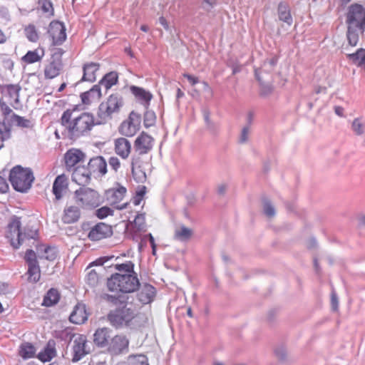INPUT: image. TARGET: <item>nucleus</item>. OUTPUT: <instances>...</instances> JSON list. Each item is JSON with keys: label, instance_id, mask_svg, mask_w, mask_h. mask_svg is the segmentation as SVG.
<instances>
[{"label": "nucleus", "instance_id": "f8f14e48", "mask_svg": "<svg viewBox=\"0 0 365 365\" xmlns=\"http://www.w3.org/2000/svg\"><path fill=\"white\" fill-rule=\"evenodd\" d=\"M113 235L112 227L103 222H98L90 230L88 237L91 241H98Z\"/></svg>", "mask_w": 365, "mask_h": 365}, {"label": "nucleus", "instance_id": "774afa93", "mask_svg": "<svg viewBox=\"0 0 365 365\" xmlns=\"http://www.w3.org/2000/svg\"><path fill=\"white\" fill-rule=\"evenodd\" d=\"M64 51L62 48H56L55 51L52 54L51 59H53L55 61H58L60 62H62V55L63 54Z\"/></svg>", "mask_w": 365, "mask_h": 365}, {"label": "nucleus", "instance_id": "4468645a", "mask_svg": "<svg viewBox=\"0 0 365 365\" xmlns=\"http://www.w3.org/2000/svg\"><path fill=\"white\" fill-rule=\"evenodd\" d=\"M153 143V138L143 132L135 140L134 151L138 154L147 155L152 150Z\"/></svg>", "mask_w": 365, "mask_h": 365}, {"label": "nucleus", "instance_id": "c756f323", "mask_svg": "<svg viewBox=\"0 0 365 365\" xmlns=\"http://www.w3.org/2000/svg\"><path fill=\"white\" fill-rule=\"evenodd\" d=\"M274 353L276 358L281 364H289L292 361L287 348L284 344L277 345L274 348Z\"/></svg>", "mask_w": 365, "mask_h": 365}, {"label": "nucleus", "instance_id": "a878e982", "mask_svg": "<svg viewBox=\"0 0 365 365\" xmlns=\"http://www.w3.org/2000/svg\"><path fill=\"white\" fill-rule=\"evenodd\" d=\"M63 68L62 62L51 58L49 63L45 67L44 76L46 78L52 79L59 75Z\"/></svg>", "mask_w": 365, "mask_h": 365}, {"label": "nucleus", "instance_id": "f257e3e1", "mask_svg": "<svg viewBox=\"0 0 365 365\" xmlns=\"http://www.w3.org/2000/svg\"><path fill=\"white\" fill-rule=\"evenodd\" d=\"M101 298L116 307L107 315L108 321L115 329H138L148 324V315L143 312H135L128 295L103 294Z\"/></svg>", "mask_w": 365, "mask_h": 365}, {"label": "nucleus", "instance_id": "6e6d98bb", "mask_svg": "<svg viewBox=\"0 0 365 365\" xmlns=\"http://www.w3.org/2000/svg\"><path fill=\"white\" fill-rule=\"evenodd\" d=\"M24 259L28 265L38 264L35 252L31 249L26 250Z\"/></svg>", "mask_w": 365, "mask_h": 365}, {"label": "nucleus", "instance_id": "7ed1b4c3", "mask_svg": "<svg viewBox=\"0 0 365 365\" xmlns=\"http://www.w3.org/2000/svg\"><path fill=\"white\" fill-rule=\"evenodd\" d=\"M20 217L14 215L11 217L7 225L6 237L9 240L11 245L14 249H18L26 241L36 240L38 235V230L33 227H26L24 232L21 230Z\"/></svg>", "mask_w": 365, "mask_h": 365}, {"label": "nucleus", "instance_id": "9b49d317", "mask_svg": "<svg viewBox=\"0 0 365 365\" xmlns=\"http://www.w3.org/2000/svg\"><path fill=\"white\" fill-rule=\"evenodd\" d=\"M278 58L273 56L265 60L259 68L255 69V76L258 81L269 80L270 74L274 71Z\"/></svg>", "mask_w": 365, "mask_h": 365}, {"label": "nucleus", "instance_id": "0e129e2a", "mask_svg": "<svg viewBox=\"0 0 365 365\" xmlns=\"http://www.w3.org/2000/svg\"><path fill=\"white\" fill-rule=\"evenodd\" d=\"M331 306L333 311H337L339 308V300L336 292L333 290L331 295Z\"/></svg>", "mask_w": 365, "mask_h": 365}, {"label": "nucleus", "instance_id": "f704fd0d", "mask_svg": "<svg viewBox=\"0 0 365 365\" xmlns=\"http://www.w3.org/2000/svg\"><path fill=\"white\" fill-rule=\"evenodd\" d=\"M38 257L45 258L48 260H53L56 258V252L53 248L41 245L37 248Z\"/></svg>", "mask_w": 365, "mask_h": 365}, {"label": "nucleus", "instance_id": "b1692460", "mask_svg": "<svg viewBox=\"0 0 365 365\" xmlns=\"http://www.w3.org/2000/svg\"><path fill=\"white\" fill-rule=\"evenodd\" d=\"M193 233L192 229L185 227L184 225H179L175 229L173 239L177 241L185 242L191 239Z\"/></svg>", "mask_w": 365, "mask_h": 365}, {"label": "nucleus", "instance_id": "338daca9", "mask_svg": "<svg viewBox=\"0 0 365 365\" xmlns=\"http://www.w3.org/2000/svg\"><path fill=\"white\" fill-rule=\"evenodd\" d=\"M109 165L110 167L116 172L120 168V160L116 157H110L108 160Z\"/></svg>", "mask_w": 365, "mask_h": 365}, {"label": "nucleus", "instance_id": "4c0bfd02", "mask_svg": "<svg viewBox=\"0 0 365 365\" xmlns=\"http://www.w3.org/2000/svg\"><path fill=\"white\" fill-rule=\"evenodd\" d=\"M36 352L35 347L31 343L22 344L20 347L19 354L24 359L31 358Z\"/></svg>", "mask_w": 365, "mask_h": 365}, {"label": "nucleus", "instance_id": "20e7f679", "mask_svg": "<svg viewBox=\"0 0 365 365\" xmlns=\"http://www.w3.org/2000/svg\"><path fill=\"white\" fill-rule=\"evenodd\" d=\"M108 289L111 292L120 291L123 294L135 292L140 287V282L135 272L133 274H115L107 282Z\"/></svg>", "mask_w": 365, "mask_h": 365}, {"label": "nucleus", "instance_id": "37998d69", "mask_svg": "<svg viewBox=\"0 0 365 365\" xmlns=\"http://www.w3.org/2000/svg\"><path fill=\"white\" fill-rule=\"evenodd\" d=\"M43 51H41V54H39L37 50L29 51L23 57V60L28 63H33L39 61L43 56Z\"/></svg>", "mask_w": 365, "mask_h": 365}, {"label": "nucleus", "instance_id": "423d86ee", "mask_svg": "<svg viewBox=\"0 0 365 365\" xmlns=\"http://www.w3.org/2000/svg\"><path fill=\"white\" fill-rule=\"evenodd\" d=\"M123 105V97L118 93L111 94L107 101L103 102L98 107L96 124H103L111 118L114 113H118Z\"/></svg>", "mask_w": 365, "mask_h": 365}, {"label": "nucleus", "instance_id": "864d4df0", "mask_svg": "<svg viewBox=\"0 0 365 365\" xmlns=\"http://www.w3.org/2000/svg\"><path fill=\"white\" fill-rule=\"evenodd\" d=\"M135 227L137 231H141L145 228V215L138 214L133 221Z\"/></svg>", "mask_w": 365, "mask_h": 365}, {"label": "nucleus", "instance_id": "7c9ffc66", "mask_svg": "<svg viewBox=\"0 0 365 365\" xmlns=\"http://www.w3.org/2000/svg\"><path fill=\"white\" fill-rule=\"evenodd\" d=\"M21 86L19 85L9 84L6 86H0V93H6L11 98H14L15 103H19V92Z\"/></svg>", "mask_w": 365, "mask_h": 365}, {"label": "nucleus", "instance_id": "72a5a7b5", "mask_svg": "<svg viewBox=\"0 0 365 365\" xmlns=\"http://www.w3.org/2000/svg\"><path fill=\"white\" fill-rule=\"evenodd\" d=\"M118 78V73L115 71H111L103 76L100 81L99 84L105 87L106 90L108 91L113 85L116 84Z\"/></svg>", "mask_w": 365, "mask_h": 365}, {"label": "nucleus", "instance_id": "13d9d810", "mask_svg": "<svg viewBox=\"0 0 365 365\" xmlns=\"http://www.w3.org/2000/svg\"><path fill=\"white\" fill-rule=\"evenodd\" d=\"M134 264L130 261L126 263L118 264L115 265V269L118 271H124L128 273L133 274Z\"/></svg>", "mask_w": 365, "mask_h": 365}, {"label": "nucleus", "instance_id": "c03bdc74", "mask_svg": "<svg viewBox=\"0 0 365 365\" xmlns=\"http://www.w3.org/2000/svg\"><path fill=\"white\" fill-rule=\"evenodd\" d=\"M131 172L137 182L143 183L146 180L145 168L131 167Z\"/></svg>", "mask_w": 365, "mask_h": 365}, {"label": "nucleus", "instance_id": "5701e85b", "mask_svg": "<svg viewBox=\"0 0 365 365\" xmlns=\"http://www.w3.org/2000/svg\"><path fill=\"white\" fill-rule=\"evenodd\" d=\"M62 220L64 223L71 224L77 222L81 216V210L78 206L71 205L64 209Z\"/></svg>", "mask_w": 365, "mask_h": 365}, {"label": "nucleus", "instance_id": "473e14b6", "mask_svg": "<svg viewBox=\"0 0 365 365\" xmlns=\"http://www.w3.org/2000/svg\"><path fill=\"white\" fill-rule=\"evenodd\" d=\"M60 296L58 292L51 288L44 296L42 305L45 307H51L58 303Z\"/></svg>", "mask_w": 365, "mask_h": 365}, {"label": "nucleus", "instance_id": "4d7b16f0", "mask_svg": "<svg viewBox=\"0 0 365 365\" xmlns=\"http://www.w3.org/2000/svg\"><path fill=\"white\" fill-rule=\"evenodd\" d=\"M88 284L91 287H95L98 282V274L95 269L91 270L88 274L86 278Z\"/></svg>", "mask_w": 365, "mask_h": 365}, {"label": "nucleus", "instance_id": "2f4dec72", "mask_svg": "<svg viewBox=\"0 0 365 365\" xmlns=\"http://www.w3.org/2000/svg\"><path fill=\"white\" fill-rule=\"evenodd\" d=\"M151 158L146 156L145 154H138L135 152L132 156L131 167L145 168L148 165Z\"/></svg>", "mask_w": 365, "mask_h": 365}, {"label": "nucleus", "instance_id": "a18cd8bd", "mask_svg": "<svg viewBox=\"0 0 365 365\" xmlns=\"http://www.w3.org/2000/svg\"><path fill=\"white\" fill-rule=\"evenodd\" d=\"M125 193L126 188L123 186H120L116 190H109L108 192V195L110 194L112 197H113V203H116L121 201L123 199Z\"/></svg>", "mask_w": 365, "mask_h": 365}, {"label": "nucleus", "instance_id": "39448f33", "mask_svg": "<svg viewBox=\"0 0 365 365\" xmlns=\"http://www.w3.org/2000/svg\"><path fill=\"white\" fill-rule=\"evenodd\" d=\"M34 176L30 168L21 165L14 167L10 171L9 181L14 189L20 192H26L31 187Z\"/></svg>", "mask_w": 365, "mask_h": 365}, {"label": "nucleus", "instance_id": "49530a36", "mask_svg": "<svg viewBox=\"0 0 365 365\" xmlns=\"http://www.w3.org/2000/svg\"><path fill=\"white\" fill-rule=\"evenodd\" d=\"M11 138V128L5 123L0 124V150L4 147V141Z\"/></svg>", "mask_w": 365, "mask_h": 365}, {"label": "nucleus", "instance_id": "680f3d73", "mask_svg": "<svg viewBox=\"0 0 365 365\" xmlns=\"http://www.w3.org/2000/svg\"><path fill=\"white\" fill-rule=\"evenodd\" d=\"M129 123L137 127L138 129L140 128V122H141V116L140 114L135 113V111H132L129 115Z\"/></svg>", "mask_w": 365, "mask_h": 365}, {"label": "nucleus", "instance_id": "603ef678", "mask_svg": "<svg viewBox=\"0 0 365 365\" xmlns=\"http://www.w3.org/2000/svg\"><path fill=\"white\" fill-rule=\"evenodd\" d=\"M261 86L260 95L266 97L270 95L273 91V87L269 83L268 81H259Z\"/></svg>", "mask_w": 365, "mask_h": 365}, {"label": "nucleus", "instance_id": "09e8293b", "mask_svg": "<svg viewBox=\"0 0 365 365\" xmlns=\"http://www.w3.org/2000/svg\"><path fill=\"white\" fill-rule=\"evenodd\" d=\"M353 131L359 135H361L365 132V123L359 118H355L351 124Z\"/></svg>", "mask_w": 365, "mask_h": 365}, {"label": "nucleus", "instance_id": "8fccbe9b", "mask_svg": "<svg viewBox=\"0 0 365 365\" xmlns=\"http://www.w3.org/2000/svg\"><path fill=\"white\" fill-rule=\"evenodd\" d=\"M155 113L152 110H146L144 114V125L149 128L155 124Z\"/></svg>", "mask_w": 365, "mask_h": 365}, {"label": "nucleus", "instance_id": "412c9836", "mask_svg": "<svg viewBox=\"0 0 365 365\" xmlns=\"http://www.w3.org/2000/svg\"><path fill=\"white\" fill-rule=\"evenodd\" d=\"M277 16L279 21L284 23L287 26H291L293 23V18L291 15L289 6L281 1L277 7Z\"/></svg>", "mask_w": 365, "mask_h": 365}, {"label": "nucleus", "instance_id": "0eeeda50", "mask_svg": "<svg viewBox=\"0 0 365 365\" xmlns=\"http://www.w3.org/2000/svg\"><path fill=\"white\" fill-rule=\"evenodd\" d=\"M74 199L82 207L89 208L96 207L101 203L98 192L86 185L81 186L74 192Z\"/></svg>", "mask_w": 365, "mask_h": 365}, {"label": "nucleus", "instance_id": "3c124183", "mask_svg": "<svg viewBox=\"0 0 365 365\" xmlns=\"http://www.w3.org/2000/svg\"><path fill=\"white\" fill-rule=\"evenodd\" d=\"M12 120L16 123V125L21 128H30L31 121L24 117L19 116L15 113L12 115Z\"/></svg>", "mask_w": 365, "mask_h": 365}, {"label": "nucleus", "instance_id": "4be33fe9", "mask_svg": "<svg viewBox=\"0 0 365 365\" xmlns=\"http://www.w3.org/2000/svg\"><path fill=\"white\" fill-rule=\"evenodd\" d=\"M88 319L86 307L83 304H78L73 308L69 317L71 322L76 324L84 323Z\"/></svg>", "mask_w": 365, "mask_h": 365}, {"label": "nucleus", "instance_id": "69168bd1", "mask_svg": "<svg viewBox=\"0 0 365 365\" xmlns=\"http://www.w3.org/2000/svg\"><path fill=\"white\" fill-rule=\"evenodd\" d=\"M113 257H114L113 256L100 257V258L97 259L96 260H95L94 262H91L90 264L89 267L93 266V265L103 266L107 261L113 259Z\"/></svg>", "mask_w": 365, "mask_h": 365}, {"label": "nucleus", "instance_id": "a19ab883", "mask_svg": "<svg viewBox=\"0 0 365 365\" xmlns=\"http://www.w3.org/2000/svg\"><path fill=\"white\" fill-rule=\"evenodd\" d=\"M349 58L354 63L363 67L365 70V50L359 49L356 53L350 54Z\"/></svg>", "mask_w": 365, "mask_h": 365}, {"label": "nucleus", "instance_id": "79ce46f5", "mask_svg": "<svg viewBox=\"0 0 365 365\" xmlns=\"http://www.w3.org/2000/svg\"><path fill=\"white\" fill-rule=\"evenodd\" d=\"M29 280L30 282H36L40 279V268L38 264L28 265Z\"/></svg>", "mask_w": 365, "mask_h": 365}, {"label": "nucleus", "instance_id": "de8ad7c7", "mask_svg": "<svg viewBox=\"0 0 365 365\" xmlns=\"http://www.w3.org/2000/svg\"><path fill=\"white\" fill-rule=\"evenodd\" d=\"M25 35L29 41L31 42H36L38 39V35L36 29L34 25H29L24 29Z\"/></svg>", "mask_w": 365, "mask_h": 365}, {"label": "nucleus", "instance_id": "f03ea898", "mask_svg": "<svg viewBox=\"0 0 365 365\" xmlns=\"http://www.w3.org/2000/svg\"><path fill=\"white\" fill-rule=\"evenodd\" d=\"M61 122L71 139L87 135L97 125L92 114L83 113L77 117H73V112L69 109L63 112Z\"/></svg>", "mask_w": 365, "mask_h": 365}, {"label": "nucleus", "instance_id": "1a4fd4ad", "mask_svg": "<svg viewBox=\"0 0 365 365\" xmlns=\"http://www.w3.org/2000/svg\"><path fill=\"white\" fill-rule=\"evenodd\" d=\"M73 340V362H78L82 359L86 355L91 352V347L88 344L86 336L82 334H73L71 337Z\"/></svg>", "mask_w": 365, "mask_h": 365}, {"label": "nucleus", "instance_id": "052dcab7", "mask_svg": "<svg viewBox=\"0 0 365 365\" xmlns=\"http://www.w3.org/2000/svg\"><path fill=\"white\" fill-rule=\"evenodd\" d=\"M250 132V127L249 125H246L242 128L238 140L240 144L246 143L248 141Z\"/></svg>", "mask_w": 365, "mask_h": 365}, {"label": "nucleus", "instance_id": "9d476101", "mask_svg": "<svg viewBox=\"0 0 365 365\" xmlns=\"http://www.w3.org/2000/svg\"><path fill=\"white\" fill-rule=\"evenodd\" d=\"M128 345L129 340L125 336L115 335L112 336L107 349L112 355H119L128 351Z\"/></svg>", "mask_w": 365, "mask_h": 365}, {"label": "nucleus", "instance_id": "bf43d9fd", "mask_svg": "<svg viewBox=\"0 0 365 365\" xmlns=\"http://www.w3.org/2000/svg\"><path fill=\"white\" fill-rule=\"evenodd\" d=\"M88 95H90L91 99L93 101L98 100L101 96V86L98 83V85H94L88 91Z\"/></svg>", "mask_w": 365, "mask_h": 365}, {"label": "nucleus", "instance_id": "c9c22d12", "mask_svg": "<svg viewBox=\"0 0 365 365\" xmlns=\"http://www.w3.org/2000/svg\"><path fill=\"white\" fill-rule=\"evenodd\" d=\"M123 365H149L148 358L143 354L129 356Z\"/></svg>", "mask_w": 365, "mask_h": 365}, {"label": "nucleus", "instance_id": "e433bc0d", "mask_svg": "<svg viewBox=\"0 0 365 365\" xmlns=\"http://www.w3.org/2000/svg\"><path fill=\"white\" fill-rule=\"evenodd\" d=\"M139 129L129 123L128 121H124L121 123L119 131L125 136H133Z\"/></svg>", "mask_w": 365, "mask_h": 365}, {"label": "nucleus", "instance_id": "6ab92c4d", "mask_svg": "<svg viewBox=\"0 0 365 365\" xmlns=\"http://www.w3.org/2000/svg\"><path fill=\"white\" fill-rule=\"evenodd\" d=\"M140 292L138 294V299L140 302L143 304H147L153 301L156 290L155 288L149 284H144L141 287L140 286Z\"/></svg>", "mask_w": 365, "mask_h": 365}, {"label": "nucleus", "instance_id": "bb28decb", "mask_svg": "<svg viewBox=\"0 0 365 365\" xmlns=\"http://www.w3.org/2000/svg\"><path fill=\"white\" fill-rule=\"evenodd\" d=\"M54 340H49L43 350L38 353L37 357L41 361H49L56 354Z\"/></svg>", "mask_w": 365, "mask_h": 365}, {"label": "nucleus", "instance_id": "e2e57ef3", "mask_svg": "<svg viewBox=\"0 0 365 365\" xmlns=\"http://www.w3.org/2000/svg\"><path fill=\"white\" fill-rule=\"evenodd\" d=\"M39 4L41 5L42 10L47 13L51 11L53 13V6L49 0H39Z\"/></svg>", "mask_w": 365, "mask_h": 365}, {"label": "nucleus", "instance_id": "cd10ccee", "mask_svg": "<svg viewBox=\"0 0 365 365\" xmlns=\"http://www.w3.org/2000/svg\"><path fill=\"white\" fill-rule=\"evenodd\" d=\"M99 68V64L96 63H90L85 64L83 67V75L80 81H90L93 82L96 81V72Z\"/></svg>", "mask_w": 365, "mask_h": 365}, {"label": "nucleus", "instance_id": "393cba45", "mask_svg": "<svg viewBox=\"0 0 365 365\" xmlns=\"http://www.w3.org/2000/svg\"><path fill=\"white\" fill-rule=\"evenodd\" d=\"M131 145L130 142L124 138H120L115 140V153L123 158H127L130 153Z\"/></svg>", "mask_w": 365, "mask_h": 365}, {"label": "nucleus", "instance_id": "c85d7f7f", "mask_svg": "<svg viewBox=\"0 0 365 365\" xmlns=\"http://www.w3.org/2000/svg\"><path fill=\"white\" fill-rule=\"evenodd\" d=\"M131 93L139 100L145 101V107L147 108L149 102L153 98V95L145 91L144 88L138 87L136 86H131L130 87Z\"/></svg>", "mask_w": 365, "mask_h": 365}, {"label": "nucleus", "instance_id": "2eb2a0df", "mask_svg": "<svg viewBox=\"0 0 365 365\" xmlns=\"http://www.w3.org/2000/svg\"><path fill=\"white\" fill-rule=\"evenodd\" d=\"M113 336V331L108 327L98 328L93 335V341L98 348H107Z\"/></svg>", "mask_w": 365, "mask_h": 365}, {"label": "nucleus", "instance_id": "ea45409f", "mask_svg": "<svg viewBox=\"0 0 365 365\" xmlns=\"http://www.w3.org/2000/svg\"><path fill=\"white\" fill-rule=\"evenodd\" d=\"M364 30L360 29H351V26H347V39L349 41V43L351 46H356L358 40H359V34L363 33Z\"/></svg>", "mask_w": 365, "mask_h": 365}, {"label": "nucleus", "instance_id": "a211bd4d", "mask_svg": "<svg viewBox=\"0 0 365 365\" xmlns=\"http://www.w3.org/2000/svg\"><path fill=\"white\" fill-rule=\"evenodd\" d=\"M85 154L78 149H71L65 154V163L67 170L72 168L79 162L83 161Z\"/></svg>", "mask_w": 365, "mask_h": 365}, {"label": "nucleus", "instance_id": "5fc2aeb1", "mask_svg": "<svg viewBox=\"0 0 365 365\" xmlns=\"http://www.w3.org/2000/svg\"><path fill=\"white\" fill-rule=\"evenodd\" d=\"M113 210L107 206L102 207L96 210V215L100 218L103 219L108 215H113Z\"/></svg>", "mask_w": 365, "mask_h": 365}, {"label": "nucleus", "instance_id": "aec40b11", "mask_svg": "<svg viewBox=\"0 0 365 365\" xmlns=\"http://www.w3.org/2000/svg\"><path fill=\"white\" fill-rule=\"evenodd\" d=\"M88 168L91 173H98L104 175L107 173V163L102 156H96L90 159Z\"/></svg>", "mask_w": 365, "mask_h": 365}, {"label": "nucleus", "instance_id": "58836bf2", "mask_svg": "<svg viewBox=\"0 0 365 365\" xmlns=\"http://www.w3.org/2000/svg\"><path fill=\"white\" fill-rule=\"evenodd\" d=\"M262 203L264 214L269 218L273 217L275 215L276 212L275 208L269 199L267 197H263L262 198Z\"/></svg>", "mask_w": 365, "mask_h": 365}, {"label": "nucleus", "instance_id": "ddd939ff", "mask_svg": "<svg viewBox=\"0 0 365 365\" xmlns=\"http://www.w3.org/2000/svg\"><path fill=\"white\" fill-rule=\"evenodd\" d=\"M48 33L54 45H61L66 39V27L58 21H53L50 23Z\"/></svg>", "mask_w": 365, "mask_h": 365}, {"label": "nucleus", "instance_id": "6e6552de", "mask_svg": "<svg viewBox=\"0 0 365 365\" xmlns=\"http://www.w3.org/2000/svg\"><path fill=\"white\" fill-rule=\"evenodd\" d=\"M346 23L347 26L353 29H365V7L359 4L349 6Z\"/></svg>", "mask_w": 365, "mask_h": 365}, {"label": "nucleus", "instance_id": "f3484780", "mask_svg": "<svg viewBox=\"0 0 365 365\" xmlns=\"http://www.w3.org/2000/svg\"><path fill=\"white\" fill-rule=\"evenodd\" d=\"M68 187V178L63 174L58 175L53 183L52 192L55 195V201L62 199L63 193Z\"/></svg>", "mask_w": 365, "mask_h": 365}, {"label": "nucleus", "instance_id": "dca6fc26", "mask_svg": "<svg viewBox=\"0 0 365 365\" xmlns=\"http://www.w3.org/2000/svg\"><path fill=\"white\" fill-rule=\"evenodd\" d=\"M91 173L88 168L78 166L73 169L72 180L76 184L84 186L91 181Z\"/></svg>", "mask_w": 365, "mask_h": 365}]
</instances>
